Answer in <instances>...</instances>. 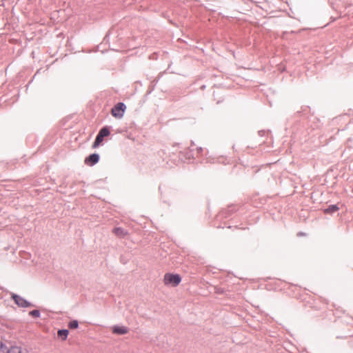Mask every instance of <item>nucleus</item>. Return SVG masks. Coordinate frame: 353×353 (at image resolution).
Returning a JSON list of instances; mask_svg holds the SVG:
<instances>
[{"instance_id": "1", "label": "nucleus", "mask_w": 353, "mask_h": 353, "mask_svg": "<svg viewBox=\"0 0 353 353\" xmlns=\"http://www.w3.org/2000/svg\"><path fill=\"white\" fill-rule=\"evenodd\" d=\"M163 281L166 286L176 287L181 283V277L177 274L166 273L163 276Z\"/></svg>"}, {"instance_id": "2", "label": "nucleus", "mask_w": 353, "mask_h": 353, "mask_svg": "<svg viewBox=\"0 0 353 353\" xmlns=\"http://www.w3.org/2000/svg\"><path fill=\"white\" fill-rule=\"evenodd\" d=\"M125 109L126 106L125 105L124 103H118L112 109L111 113L114 117L121 119L123 116Z\"/></svg>"}, {"instance_id": "3", "label": "nucleus", "mask_w": 353, "mask_h": 353, "mask_svg": "<svg viewBox=\"0 0 353 353\" xmlns=\"http://www.w3.org/2000/svg\"><path fill=\"white\" fill-rule=\"evenodd\" d=\"M110 134V131L107 127L101 128L97 134L96 139L93 143L92 147L94 148L98 147L100 143L103 141V138L108 137Z\"/></svg>"}, {"instance_id": "4", "label": "nucleus", "mask_w": 353, "mask_h": 353, "mask_svg": "<svg viewBox=\"0 0 353 353\" xmlns=\"http://www.w3.org/2000/svg\"><path fill=\"white\" fill-rule=\"evenodd\" d=\"M12 297L15 303L19 307H27L30 305V303H28L26 300L21 297L20 296L13 294Z\"/></svg>"}, {"instance_id": "5", "label": "nucleus", "mask_w": 353, "mask_h": 353, "mask_svg": "<svg viewBox=\"0 0 353 353\" xmlns=\"http://www.w3.org/2000/svg\"><path fill=\"white\" fill-rule=\"evenodd\" d=\"M99 160V156L97 154H92L88 157L85 158L84 162L89 166H92L96 164Z\"/></svg>"}, {"instance_id": "6", "label": "nucleus", "mask_w": 353, "mask_h": 353, "mask_svg": "<svg viewBox=\"0 0 353 353\" xmlns=\"http://www.w3.org/2000/svg\"><path fill=\"white\" fill-rule=\"evenodd\" d=\"M112 332L114 334H120V335L125 334L128 332V327H126L125 326L115 325V326L112 327Z\"/></svg>"}, {"instance_id": "7", "label": "nucleus", "mask_w": 353, "mask_h": 353, "mask_svg": "<svg viewBox=\"0 0 353 353\" xmlns=\"http://www.w3.org/2000/svg\"><path fill=\"white\" fill-rule=\"evenodd\" d=\"M339 210V208L336 205H331L327 208L324 210L325 214H332Z\"/></svg>"}, {"instance_id": "8", "label": "nucleus", "mask_w": 353, "mask_h": 353, "mask_svg": "<svg viewBox=\"0 0 353 353\" xmlns=\"http://www.w3.org/2000/svg\"><path fill=\"white\" fill-rule=\"evenodd\" d=\"M68 330H59L57 332V334L62 339L63 341H65L68 337Z\"/></svg>"}, {"instance_id": "9", "label": "nucleus", "mask_w": 353, "mask_h": 353, "mask_svg": "<svg viewBox=\"0 0 353 353\" xmlns=\"http://www.w3.org/2000/svg\"><path fill=\"white\" fill-rule=\"evenodd\" d=\"M114 233L119 236H124L127 234V232L121 228H117L114 230Z\"/></svg>"}, {"instance_id": "10", "label": "nucleus", "mask_w": 353, "mask_h": 353, "mask_svg": "<svg viewBox=\"0 0 353 353\" xmlns=\"http://www.w3.org/2000/svg\"><path fill=\"white\" fill-rule=\"evenodd\" d=\"M79 326V323L76 320H74V321H72L69 323L68 324V327L70 328V329H76Z\"/></svg>"}, {"instance_id": "11", "label": "nucleus", "mask_w": 353, "mask_h": 353, "mask_svg": "<svg viewBox=\"0 0 353 353\" xmlns=\"http://www.w3.org/2000/svg\"><path fill=\"white\" fill-rule=\"evenodd\" d=\"M7 353H21V350L18 347H12L8 350Z\"/></svg>"}, {"instance_id": "12", "label": "nucleus", "mask_w": 353, "mask_h": 353, "mask_svg": "<svg viewBox=\"0 0 353 353\" xmlns=\"http://www.w3.org/2000/svg\"><path fill=\"white\" fill-rule=\"evenodd\" d=\"M30 315L34 316V317H39L40 315V312L39 310H34L31 312H30Z\"/></svg>"}]
</instances>
